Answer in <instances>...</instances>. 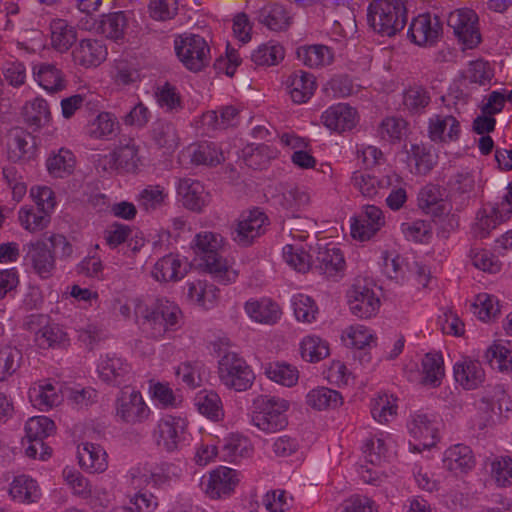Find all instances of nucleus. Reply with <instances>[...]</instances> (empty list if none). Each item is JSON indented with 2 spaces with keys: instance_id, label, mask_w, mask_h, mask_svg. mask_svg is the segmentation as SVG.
I'll use <instances>...</instances> for the list:
<instances>
[{
  "instance_id": "obj_1",
  "label": "nucleus",
  "mask_w": 512,
  "mask_h": 512,
  "mask_svg": "<svg viewBox=\"0 0 512 512\" xmlns=\"http://www.w3.org/2000/svg\"><path fill=\"white\" fill-rule=\"evenodd\" d=\"M224 238L215 232L204 231L195 235L192 248L195 255L201 260V265L222 284H229L236 280L238 273L223 258L222 250Z\"/></svg>"
},
{
  "instance_id": "obj_2",
  "label": "nucleus",
  "mask_w": 512,
  "mask_h": 512,
  "mask_svg": "<svg viewBox=\"0 0 512 512\" xmlns=\"http://www.w3.org/2000/svg\"><path fill=\"white\" fill-rule=\"evenodd\" d=\"M135 314L141 331L149 338L161 339L180 328L182 312L169 300L160 299L148 307L139 303Z\"/></svg>"
},
{
  "instance_id": "obj_3",
  "label": "nucleus",
  "mask_w": 512,
  "mask_h": 512,
  "mask_svg": "<svg viewBox=\"0 0 512 512\" xmlns=\"http://www.w3.org/2000/svg\"><path fill=\"white\" fill-rule=\"evenodd\" d=\"M287 400L269 395H259L253 401L251 424L265 433H276L288 425Z\"/></svg>"
},
{
  "instance_id": "obj_4",
  "label": "nucleus",
  "mask_w": 512,
  "mask_h": 512,
  "mask_svg": "<svg viewBox=\"0 0 512 512\" xmlns=\"http://www.w3.org/2000/svg\"><path fill=\"white\" fill-rule=\"evenodd\" d=\"M367 19L373 30L382 36H394L407 22L404 2H370Z\"/></svg>"
},
{
  "instance_id": "obj_5",
  "label": "nucleus",
  "mask_w": 512,
  "mask_h": 512,
  "mask_svg": "<svg viewBox=\"0 0 512 512\" xmlns=\"http://www.w3.org/2000/svg\"><path fill=\"white\" fill-rule=\"evenodd\" d=\"M174 50L183 66L192 72H199L209 65L210 47L204 37L184 33L174 40Z\"/></svg>"
},
{
  "instance_id": "obj_6",
  "label": "nucleus",
  "mask_w": 512,
  "mask_h": 512,
  "mask_svg": "<svg viewBox=\"0 0 512 512\" xmlns=\"http://www.w3.org/2000/svg\"><path fill=\"white\" fill-rule=\"evenodd\" d=\"M218 375L225 387L237 392L248 390L255 379L246 361L233 352L226 353L219 360Z\"/></svg>"
},
{
  "instance_id": "obj_7",
  "label": "nucleus",
  "mask_w": 512,
  "mask_h": 512,
  "mask_svg": "<svg viewBox=\"0 0 512 512\" xmlns=\"http://www.w3.org/2000/svg\"><path fill=\"white\" fill-rule=\"evenodd\" d=\"M350 312L360 318L374 317L380 309V298L372 284L364 279H356L347 291Z\"/></svg>"
},
{
  "instance_id": "obj_8",
  "label": "nucleus",
  "mask_w": 512,
  "mask_h": 512,
  "mask_svg": "<svg viewBox=\"0 0 512 512\" xmlns=\"http://www.w3.org/2000/svg\"><path fill=\"white\" fill-rule=\"evenodd\" d=\"M25 325L34 333V341L39 348L63 347L68 342V337L63 328L56 323L49 322V318L43 314H32L27 317Z\"/></svg>"
},
{
  "instance_id": "obj_9",
  "label": "nucleus",
  "mask_w": 512,
  "mask_h": 512,
  "mask_svg": "<svg viewBox=\"0 0 512 512\" xmlns=\"http://www.w3.org/2000/svg\"><path fill=\"white\" fill-rule=\"evenodd\" d=\"M115 412L116 417L127 424L142 423L150 414L141 393L128 386L120 390L115 401Z\"/></svg>"
},
{
  "instance_id": "obj_10",
  "label": "nucleus",
  "mask_w": 512,
  "mask_h": 512,
  "mask_svg": "<svg viewBox=\"0 0 512 512\" xmlns=\"http://www.w3.org/2000/svg\"><path fill=\"white\" fill-rule=\"evenodd\" d=\"M153 436L165 450L175 451L187 439V421L179 416L165 415L157 422Z\"/></svg>"
},
{
  "instance_id": "obj_11",
  "label": "nucleus",
  "mask_w": 512,
  "mask_h": 512,
  "mask_svg": "<svg viewBox=\"0 0 512 512\" xmlns=\"http://www.w3.org/2000/svg\"><path fill=\"white\" fill-rule=\"evenodd\" d=\"M447 24L466 48L472 49L480 43L478 16L473 10L457 9L450 12Z\"/></svg>"
},
{
  "instance_id": "obj_12",
  "label": "nucleus",
  "mask_w": 512,
  "mask_h": 512,
  "mask_svg": "<svg viewBox=\"0 0 512 512\" xmlns=\"http://www.w3.org/2000/svg\"><path fill=\"white\" fill-rule=\"evenodd\" d=\"M239 483L238 472L228 467H219L203 478L201 486L211 499H220L230 496Z\"/></svg>"
},
{
  "instance_id": "obj_13",
  "label": "nucleus",
  "mask_w": 512,
  "mask_h": 512,
  "mask_svg": "<svg viewBox=\"0 0 512 512\" xmlns=\"http://www.w3.org/2000/svg\"><path fill=\"white\" fill-rule=\"evenodd\" d=\"M382 210L375 205H365L359 215L351 219V235L354 239L367 241L384 225Z\"/></svg>"
},
{
  "instance_id": "obj_14",
  "label": "nucleus",
  "mask_w": 512,
  "mask_h": 512,
  "mask_svg": "<svg viewBox=\"0 0 512 512\" xmlns=\"http://www.w3.org/2000/svg\"><path fill=\"white\" fill-rule=\"evenodd\" d=\"M442 23L437 15L429 13L420 14L410 24L408 34L415 44L419 46H432L440 38Z\"/></svg>"
},
{
  "instance_id": "obj_15",
  "label": "nucleus",
  "mask_w": 512,
  "mask_h": 512,
  "mask_svg": "<svg viewBox=\"0 0 512 512\" xmlns=\"http://www.w3.org/2000/svg\"><path fill=\"white\" fill-rule=\"evenodd\" d=\"M268 218L256 208L241 215L233 232V239L241 246L250 245L253 240L264 233Z\"/></svg>"
},
{
  "instance_id": "obj_16",
  "label": "nucleus",
  "mask_w": 512,
  "mask_h": 512,
  "mask_svg": "<svg viewBox=\"0 0 512 512\" xmlns=\"http://www.w3.org/2000/svg\"><path fill=\"white\" fill-rule=\"evenodd\" d=\"M509 219V211L499 207L497 203L485 204L476 214L475 222L472 225L474 237L484 239L492 230Z\"/></svg>"
},
{
  "instance_id": "obj_17",
  "label": "nucleus",
  "mask_w": 512,
  "mask_h": 512,
  "mask_svg": "<svg viewBox=\"0 0 512 512\" xmlns=\"http://www.w3.org/2000/svg\"><path fill=\"white\" fill-rule=\"evenodd\" d=\"M107 54V47L102 40L86 38L80 40L72 50V60L83 68H94L106 59Z\"/></svg>"
},
{
  "instance_id": "obj_18",
  "label": "nucleus",
  "mask_w": 512,
  "mask_h": 512,
  "mask_svg": "<svg viewBox=\"0 0 512 512\" xmlns=\"http://www.w3.org/2000/svg\"><path fill=\"white\" fill-rule=\"evenodd\" d=\"M323 125L330 131L343 133L352 130L357 122V111L345 103H338L327 108L321 115Z\"/></svg>"
},
{
  "instance_id": "obj_19",
  "label": "nucleus",
  "mask_w": 512,
  "mask_h": 512,
  "mask_svg": "<svg viewBox=\"0 0 512 512\" xmlns=\"http://www.w3.org/2000/svg\"><path fill=\"white\" fill-rule=\"evenodd\" d=\"M453 371L456 382L466 390L476 389L485 379L481 363L470 357H461L455 362Z\"/></svg>"
},
{
  "instance_id": "obj_20",
  "label": "nucleus",
  "mask_w": 512,
  "mask_h": 512,
  "mask_svg": "<svg viewBox=\"0 0 512 512\" xmlns=\"http://www.w3.org/2000/svg\"><path fill=\"white\" fill-rule=\"evenodd\" d=\"M396 442L388 433H379L366 440L363 446V453L368 462L373 465H380L382 461L388 460L395 453Z\"/></svg>"
},
{
  "instance_id": "obj_21",
  "label": "nucleus",
  "mask_w": 512,
  "mask_h": 512,
  "mask_svg": "<svg viewBox=\"0 0 512 512\" xmlns=\"http://www.w3.org/2000/svg\"><path fill=\"white\" fill-rule=\"evenodd\" d=\"M428 123L429 137L432 141L451 142L458 140L460 136V123L452 115H433Z\"/></svg>"
},
{
  "instance_id": "obj_22",
  "label": "nucleus",
  "mask_w": 512,
  "mask_h": 512,
  "mask_svg": "<svg viewBox=\"0 0 512 512\" xmlns=\"http://www.w3.org/2000/svg\"><path fill=\"white\" fill-rule=\"evenodd\" d=\"M26 258L40 278L47 279L52 276L55 270V257L44 242L31 243Z\"/></svg>"
},
{
  "instance_id": "obj_23",
  "label": "nucleus",
  "mask_w": 512,
  "mask_h": 512,
  "mask_svg": "<svg viewBox=\"0 0 512 512\" xmlns=\"http://www.w3.org/2000/svg\"><path fill=\"white\" fill-rule=\"evenodd\" d=\"M29 399L39 410H48L60 404L62 400L60 386L49 380L39 381L29 389Z\"/></svg>"
},
{
  "instance_id": "obj_24",
  "label": "nucleus",
  "mask_w": 512,
  "mask_h": 512,
  "mask_svg": "<svg viewBox=\"0 0 512 512\" xmlns=\"http://www.w3.org/2000/svg\"><path fill=\"white\" fill-rule=\"evenodd\" d=\"M315 263L316 268L327 277L338 275L345 267L343 253L335 244L319 246Z\"/></svg>"
},
{
  "instance_id": "obj_25",
  "label": "nucleus",
  "mask_w": 512,
  "mask_h": 512,
  "mask_svg": "<svg viewBox=\"0 0 512 512\" xmlns=\"http://www.w3.org/2000/svg\"><path fill=\"white\" fill-rule=\"evenodd\" d=\"M409 434L424 447L435 444L437 427L434 419L425 413H415L407 423Z\"/></svg>"
},
{
  "instance_id": "obj_26",
  "label": "nucleus",
  "mask_w": 512,
  "mask_h": 512,
  "mask_svg": "<svg viewBox=\"0 0 512 512\" xmlns=\"http://www.w3.org/2000/svg\"><path fill=\"white\" fill-rule=\"evenodd\" d=\"M100 378L108 384L118 386L126 381L130 365L116 354H107L98 365Z\"/></svg>"
},
{
  "instance_id": "obj_27",
  "label": "nucleus",
  "mask_w": 512,
  "mask_h": 512,
  "mask_svg": "<svg viewBox=\"0 0 512 512\" xmlns=\"http://www.w3.org/2000/svg\"><path fill=\"white\" fill-rule=\"evenodd\" d=\"M32 71L35 81L49 93L62 91L66 86L62 70L53 63L35 64Z\"/></svg>"
},
{
  "instance_id": "obj_28",
  "label": "nucleus",
  "mask_w": 512,
  "mask_h": 512,
  "mask_svg": "<svg viewBox=\"0 0 512 512\" xmlns=\"http://www.w3.org/2000/svg\"><path fill=\"white\" fill-rule=\"evenodd\" d=\"M77 457L80 466L90 473L103 472L108 466L107 454L99 444L81 443L78 445Z\"/></svg>"
},
{
  "instance_id": "obj_29",
  "label": "nucleus",
  "mask_w": 512,
  "mask_h": 512,
  "mask_svg": "<svg viewBox=\"0 0 512 512\" xmlns=\"http://www.w3.org/2000/svg\"><path fill=\"white\" fill-rule=\"evenodd\" d=\"M407 161L411 172L416 175L428 174L437 163V156L431 146L422 143L411 144L406 147Z\"/></svg>"
},
{
  "instance_id": "obj_30",
  "label": "nucleus",
  "mask_w": 512,
  "mask_h": 512,
  "mask_svg": "<svg viewBox=\"0 0 512 512\" xmlns=\"http://www.w3.org/2000/svg\"><path fill=\"white\" fill-rule=\"evenodd\" d=\"M177 193L182 198L183 205L193 211H200L208 202V194L204 186L197 180L190 178L180 179Z\"/></svg>"
},
{
  "instance_id": "obj_31",
  "label": "nucleus",
  "mask_w": 512,
  "mask_h": 512,
  "mask_svg": "<svg viewBox=\"0 0 512 512\" xmlns=\"http://www.w3.org/2000/svg\"><path fill=\"white\" fill-rule=\"evenodd\" d=\"M244 308L247 315L258 323L272 325L281 317L280 307L269 298L251 299L245 303Z\"/></svg>"
},
{
  "instance_id": "obj_32",
  "label": "nucleus",
  "mask_w": 512,
  "mask_h": 512,
  "mask_svg": "<svg viewBox=\"0 0 512 512\" xmlns=\"http://www.w3.org/2000/svg\"><path fill=\"white\" fill-rule=\"evenodd\" d=\"M475 465V458L471 448L464 444H456L444 452L443 466L449 471L467 472Z\"/></svg>"
},
{
  "instance_id": "obj_33",
  "label": "nucleus",
  "mask_w": 512,
  "mask_h": 512,
  "mask_svg": "<svg viewBox=\"0 0 512 512\" xmlns=\"http://www.w3.org/2000/svg\"><path fill=\"white\" fill-rule=\"evenodd\" d=\"M288 89L294 103H305L312 97L316 89L315 77L302 70L295 71L288 78Z\"/></svg>"
},
{
  "instance_id": "obj_34",
  "label": "nucleus",
  "mask_w": 512,
  "mask_h": 512,
  "mask_svg": "<svg viewBox=\"0 0 512 512\" xmlns=\"http://www.w3.org/2000/svg\"><path fill=\"white\" fill-rule=\"evenodd\" d=\"M253 448L247 437L231 434L223 441L219 449V458L230 463H237L251 456Z\"/></svg>"
},
{
  "instance_id": "obj_35",
  "label": "nucleus",
  "mask_w": 512,
  "mask_h": 512,
  "mask_svg": "<svg viewBox=\"0 0 512 512\" xmlns=\"http://www.w3.org/2000/svg\"><path fill=\"white\" fill-rule=\"evenodd\" d=\"M9 494L16 502L30 504L40 499L41 490L36 480L30 476L18 475L10 484Z\"/></svg>"
},
{
  "instance_id": "obj_36",
  "label": "nucleus",
  "mask_w": 512,
  "mask_h": 512,
  "mask_svg": "<svg viewBox=\"0 0 512 512\" xmlns=\"http://www.w3.org/2000/svg\"><path fill=\"white\" fill-rule=\"evenodd\" d=\"M258 20L273 31H282L291 23V16L286 8L278 2H269L259 11Z\"/></svg>"
},
{
  "instance_id": "obj_37",
  "label": "nucleus",
  "mask_w": 512,
  "mask_h": 512,
  "mask_svg": "<svg viewBox=\"0 0 512 512\" xmlns=\"http://www.w3.org/2000/svg\"><path fill=\"white\" fill-rule=\"evenodd\" d=\"M351 183L363 197L374 198L390 185V180L388 177L378 178L368 172L356 171Z\"/></svg>"
},
{
  "instance_id": "obj_38",
  "label": "nucleus",
  "mask_w": 512,
  "mask_h": 512,
  "mask_svg": "<svg viewBox=\"0 0 512 512\" xmlns=\"http://www.w3.org/2000/svg\"><path fill=\"white\" fill-rule=\"evenodd\" d=\"M50 29L51 46L59 53L67 52L77 40L76 29L63 19L53 20Z\"/></svg>"
},
{
  "instance_id": "obj_39",
  "label": "nucleus",
  "mask_w": 512,
  "mask_h": 512,
  "mask_svg": "<svg viewBox=\"0 0 512 512\" xmlns=\"http://www.w3.org/2000/svg\"><path fill=\"white\" fill-rule=\"evenodd\" d=\"M187 297L197 305L210 309L218 298L219 290L206 280H194L186 283Z\"/></svg>"
},
{
  "instance_id": "obj_40",
  "label": "nucleus",
  "mask_w": 512,
  "mask_h": 512,
  "mask_svg": "<svg viewBox=\"0 0 512 512\" xmlns=\"http://www.w3.org/2000/svg\"><path fill=\"white\" fill-rule=\"evenodd\" d=\"M181 265V260L177 255H165L154 264L151 276L158 282L180 280L184 276Z\"/></svg>"
},
{
  "instance_id": "obj_41",
  "label": "nucleus",
  "mask_w": 512,
  "mask_h": 512,
  "mask_svg": "<svg viewBox=\"0 0 512 512\" xmlns=\"http://www.w3.org/2000/svg\"><path fill=\"white\" fill-rule=\"evenodd\" d=\"M75 163L74 154L66 148L53 151L46 160L49 174L56 178H63L70 175L74 170Z\"/></svg>"
},
{
  "instance_id": "obj_42",
  "label": "nucleus",
  "mask_w": 512,
  "mask_h": 512,
  "mask_svg": "<svg viewBox=\"0 0 512 512\" xmlns=\"http://www.w3.org/2000/svg\"><path fill=\"white\" fill-rule=\"evenodd\" d=\"M197 411L208 419L217 421L223 416V407L219 395L212 390H201L194 397Z\"/></svg>"
},
{
  "instance_id": "obj_43",
  "label": "nucleus",
  "mask_w": 512,
  "mask_h": 512,
  "mask_svg": "<svg viewBox=\"0 0 512 512\" xmlns=\"http://www.w3.org/2000/svg\"><path fill=\"white\" fill-rule=\"evenodd\" d=\"M297 56L304 65L310 68H320L333 61V53L329 47L321 44L298 48Z\"/></svg>"
},
{
  "instance_id": "obj_44",
  "label": "nucleus",
  "mask_w": 512,
  "mask_h": 512,
  "mask_svg": "<svg viewBox=\"0 0 512 512\" xmlns=\"http://www.w3.org/2000/svg\"><path fill=\"white\" fill-rule=\"evenodd\" d=\"M18 222L26 231L36 233L48 226L50 215L38 207L24 205L18 210Z\"/></svg>"
},
{
  "instance_id": "obj_45",
  "label": "nucleus",
  "mask_w": 512,
  "mask_h": 512,
  "mask_svg": "<svg viewBox=\"0 0 512 512\" xmlns=\"http://www.w3.org/2000/svg\"><path fill=\"white\" fill-rule=\"evenodd\" d=\"M169 193L161 185H148L138 195V206L146 212L156 211L166 205Z\"/></svg>"
},
{
  "instance_id": "obj_46",
  "label": "nucleus",
  "mask_w": 512,
  "mask_h": 512,
  "mask_svg": "<svg viewBox=\"0 0 512 512\" xmlns=\"http://www.w3.org/2000/svg\"><path fill=\"white\" fill-rule=\"evenodd\" d=\"M306 403L316 410L336 408L342 404V396L336 390L317 387L308 392Z\"/></svg>"
},
{
  "instance_id": "obj_47",
  "label": "nucleus",
  "mask_w": 512,
  "mask_h": 512,
  "mask_svg": "<svg viewBox=\"0 0 512 512\" xmlns=\"http://www.w3.org/2000/svg\"><path fill=\"white\" fill-rule=\"evenodd\" d=\"M396 398L387 393H380L371 400L372 417L379 423H388L397 415Z\"/></svg>"
},
{
  "instance_id": "obj_48",
  "label": "nucleus",
  "mask_w": 512,
  "mask_h": 512,
  "mask_svg": "<svg viewBox=\"0 0 512 512\" xmlns=\"http://www.w3.org/2000/svg\"><path fill=\"white\" fill-rule=\"evenodd\" d=\"M431 96L426 87L411 85L403 91L402 104L411 113L422 112L430 103Z\"/></svg>"
},
{
  "instance_id": "obj_49",
  "label": "nucleus",
  "mask_w": 512,
  "mask_h": 512,
  "mask_svg": "<svg viewBox=\"0 0 512 512\" xmlns=\"http://www.w3.org/2000/svg\"><path fill=\"white\" fill-rule=\"evenodd\" d=\"M423 383L432 387L441 384L444 377L443 357L439 353H427L422 360Z\"/></svg>"
},
{
  "instance_id": "obj_50",
  "label": "nucleus",
  "mask_w": 512,
  "mask_h": 512,
  "mask_svg": "<svg viewBox=\"0 0 512 512\" xmlns=\"http://www.w3.org/2000/svg\"><path fill=\"white\" fill-rule=\"evenodd\" d=\"M285 51L279 43L270 41L260 45L251 54V60L257 66L277 65L284 59Z\"/></svg>"
},
{
  "instance_id": "obj_51",
  "label": "nucleus",
  "mask_w": 512,
  "mask_h": 512,
  "mask_svg": "<svg viewBox=\"0 0 512 512\" xmlns=\"http://www.w3.org/2000/svg\"><path fill=\"white\" fill-rule=\"evenodd\" d=\"M191 161L197 165L214 166L223 160L222 152L212 142H202L190 147Z\"/></svg>"
},
{
  "instance_id": "obj_52",
  "label": "nucleus",
  "mask_w": 512,
  "mask_h": 512,
  "mask_svg": "<svg viewBox=\"0 0 512 512\" xmlns=\"http://www.w3.org/2000/svg\"><path fill=\"white\" fill-rule=\"evenodd\" d=\"M300 352L304 360L315 363L329 355L328 343L315 335L304 337L300 343Z\"/></svg>"
},
{
  "instance_id": "obj_53",
  "label": "nucleus",
  "mask_w": 512,
  "mask_h": 512,
  "mask_svg": "<svg viewBox=\"0 0 512 512\" xmlns=\"http://www.w3.org/2000/svg\"><path fill=\"white\" fill-rule=\"evenodd\" d=\"M264 373L270 380L286 387L294 386L299 378L295 367L279 362L267 364Z\"/></svg>"
},
{
  "instance_id": "obj_54",
  "label": "nucleus",
  "mask_w": 512,
  "mask_h": 512,
  "mask_svg": "<svg viewBox=\"0 0 512 512\" xmlns=\"http://www.w3.org/2000/svg\"><path fill=\"white\" fill-rule=\"evenodd\" d=\"M34 150V141L29 134L17 133L8 143V158L12 162L29 159Z\"/></svg>"
},
{
  "instance_id": "obj_55",
  "label": "nucleus",
  "mask_w": 512,
  "mask_h": 512,
  "mask_svg": "<svg viewBox=\"0 0 512 512\" xmlns=\"http://www.w3.org/2000/svg\"><path fill=\"white\" fill-rule=\"evenodd\" d=\"M118 127L116 117L109 112L99 113L88 125V134L95 139L108 138Z\"/></svg>"
},
{
  "instance_id": "obj_56",
  "label": "nucleus",
  "mask_w": 512,
  "mask_h": 512,
  "mask_svg": "<svg viewBox=\"0 0 512 512\" xmlns=\"http://www.w3.org/2000/svg\"><path fill=\"white\" fill-rule=\"evenodd\" d=\"M279 203L284 209L295 213L310 204V195L302 187L291 186L282 193Z\"/></svg>"
},
{
  "instance_id": "obj_57",
  "label": "nucleus",
  "mask_w": 512,
  "mask_h": 512,
  "mask_svg": "<svg viewBox=\"0 0 512 512\" xmlns=\"http://www.w3.org/2000/svg\"><path fill=\"white\" fill-rule=\"evenodd\" d=\"M485 358L493 369L512 372V351L502 344H493L485 352Z\"/></svg>"
},
{
  "instance_id": "obj_58",
  "label": "nucleus",
  "mask_w": 512,
  "mask_h": 512,
  "mask_svg": "<svg viewBox=\"0 0 512 512\" xmlns=\"http://www.w3.org/2000/svg\"><path fill=\"white\" fill-rule=\"evenodd\" d=\"M152 137L155 143L169 151L176 149L179 143V136L175 126L169 122L159 121L155 123L152 130Z\"/></svg>"
},
{
  "instance_id": "obj_59",
  "label": "nucleus",
  "mask_w": 512,
  "mask_h": 512,
  "mask_svg": "<svg viewBox=\"0 0 512 512\" xmlns=\"http://www.w3.org/2000/svg\"><path fill=\"white\" fill-rule=\"evenodd\" d=\"M22 361V352L16 347L4 346L0 348V381L11 377L19 368Z\"/></svg>"
},
{
  "instance_id": "obj_60",
  "label": "nucleus",
  "mask_w": 512,
  "mask_h": 512,
  "mask_svg": "<svg viewBox=\"0 0 512 512\" xmlns=\"http://www.w3.org/2000/svg\"><path fill=\"white\" fill-rule=\"evenodd\" d=\"M342 340L346 346L361 350L374 342V336L367 327L356 324L344 330Z\"/></svg>"
},
{
  "instance_id": "obj_61",
  "label": "nucleus",
  "mask_w": 512,
  "mask_h": 512,
  "mask_svg": "<svg viewBox=\"0 0 512 512\" xmlns=\"http://www.w3.org/2000/svg\"><path fill=\"white\" fill-rule=\"evenodd\" d=\"M490 469L497 486H512V458L510 456H495L490 462Z\"/></svg>"
},
{
  "instance_id": "obj_62",
  "label": "nucleus",
  "mask_w": 512,
  "mask_h": 512,
  "mask_svg": "<svg viewBox=\"0 0 512 512\" xmlns=\"http://www.w3.org/2000/svg\"><path fill=\"white\" fill-rule=\"evenodd\" d=\"M55 430L54 422L46 416H35L27 420L25 433L27 440L43 441Z\"/></svg>"
},
{
  "instance_id": "obj_63",
  "label": "nucleus",
  "mask_w": 512,
  "mask_h": 512,
  "mask_svg": "<svg viewBox=\"0 0 512 512\" xmlns=\"http://www.w3.org/2000/svg\"><path fill=\"white\" fill-rule=\"evenodd\" d=\"M291 305L298 321L312 323L316 320L318 308L310 296L296 294L291 299Z\"/></svg>"
},
{
  "instance_id": "obj_64",
  "label": "nucleus",
  "mask_w": 512,
  "mask_h": 512,
  "mask_svg": "<svg viewBox=\"0 0 512 512\" xmlns=\"http://www.w3.org/2000/svg\"><path fill=\"white\" fill-rule=\"evenodd\" d=\"M400 229L407 240L414 242L426 243L432 236L431 224L424 220L403 222Z\"/></svg>"
}]
</instances>
